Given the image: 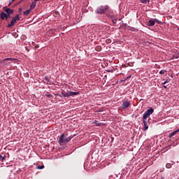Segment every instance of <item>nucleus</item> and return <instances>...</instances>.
Masks as SVG:
<instances>
[{
  "label": "nucleus",
  "instance_id": "obj_1",
  "mask_svg": "<svg viewBox=\"0 0 179 179\" xmlns=\"http://www.w3.org/2000/svg\"><path fill=\"white\" fill-rule=\"evenodd\" d=\"M71 139H72V137L68 136V134H62L59 138V143L60 145L68 143V142H69Z\"/></svg>",
  "mask_w": 179,
  "mask_h": 179
},
{
  "label": "nucleus",
  "instance_id": "obj_2",
  "mask_svg": "<svg viewBox=\"0 0 179 179\" xmlns=\"http://www.w3.org/2000/svg\"><path fill=\"white\" fill-rule=\"evenodd\" d=\"M79 92H66L65 90H62V97H72L73 96H78Z\"/></svg>",
  "mask_w": 179,
  "mask_h": 179
},
{
  "label": "nucleus",
  "instance_id": "obj_3",
  "mask_svg": "<svg viewBox=\"0 0 179 179\" xmlns=\"http://www.w3.org/2000/svg\"><path fill=\"white\" fill-rule=\"evenodd\" d=\"M107 10H108V6H100L96 9L95 12L97 14L103 15V13H106Z\"/></svg>",
  "mask_w": 179,
  "mask_h": 179
},
{
  "label": "nucleus",
  "instance_id": "obj_4",
  "mask_svg": "<svg viewBox=\"0 0 179 179\" xmlns=\"http://www.w3.org/2000/svg\"><path fill=\"white\" fill-rule=\"evenodd\" d=\"M153 113H155V110L152 109V108H150L144 113L143 120H148V118H149V117H150Z\"/></svg>",
  "mask_w": 179,
  "mask_h": 179
},
{
  "label": "nucleus",
  "instance_id": "obj_5",
  "mask_svg": "<svg viewBox=\"0 0 179 179\" xmlns=\"http://www.w3.org/2000/svg\"><path fill=\"white\" fill-rule=\"evenodd\" d=\"M131 106V102L128 101H123L122 104V108L123 110H125V108H128V107Z\"/></svg>",
  "mask_w": 179,
  "mask_h": 179
},
{
  "label": "nucleus",
  "instance_id": "obj_6",
  "mask_svg": "<svg viewBox=\"0 0 179 179\" xmlns=\"http://www.w3.org/2000/svg\"><path fill=\"white\" fill-rule=\"evenodd\" d=\"M8 61L9 62H8ZM13 61H15V59L6 58L2 61V64H5V65H9V64H10V62H12Z\"/></svg>",
  "mask_w": 179,
  "mask_h": 179
},
{
  "label": "nucleus",
  "instance_id": "obj_7",
  "mask_svg": "<svg viewBox=\"0 0 179 179\" xmlns=\"http://www.w3.org/2000/svg\"><path fill=\"white\" fill-rule=\"evenodd\" d=\"M0 17L2 20H5V19L8 20V14L3 12L0 14Z\"/></svg>",
  "mask_w": 179,
  "mask_h": 179
},
{
  "label": "nucleus",
  "instance_id": "obj_8",
  "mask_svg": "<svg viewBox=\"0 0 179 179\" xmlns=\"http://www.w3.org/2000/svg\"><path fill=\"white\" fill-rule=\"evenodd\" d=\"M148 120H143V122L144 124V127H143V129L144 131H146L148 129H149V126H148Z\"/></svg>",
  "mask_w": 179,
  "mask_h": 179
},
{
  "label": "nucleus",
  "instance_id": "obj_9",
  "mask_svg": "<svg viewBox=\"0 0 179 179\" xmlns=\"http://www.w3.org/2000/svg\"><path fill=\"white\" fill-rule=\"evenodd\" d=\"M4 11L7 13V15H11V13H13V10L8 8H5Z\"/></svg>",
  "mask_w": 179,
  "mask_h": 179
},
{
  "label": "nucleus",
  "instance_id": "obj_10",
  "mask_svg": "<svg viewBox=\"0 0 179 179\" xmlns=\"http://www.w3.org/2000/svg\"><path fill=\"white\" fill-rule=\"evenodd\" d=\"M36 2L37 0H35L32 4L30 6V8H29L31 11L32 10V9H34V8H36Z\"/></svg>",
  "mask_w": 179,
  "mask_h": 179
},
{
  "label": "nucleus",
  "instance_id": "obj_11",
  "mask_svg": "<svg viewBox=\"0 0 179 179\" xmlns=\"http://www.w3.org/2000/svg\"><path fill=\"white\" fill-rule=\"evenodd\" d=\"M15 24H16V20H14V18H13V20L10 22V24L8 25V27H13V26H15Z\"/></svg>",
  "mask_w": 179,
  "mask_h": 179
},
{
  "label": "nucleus",
  "instance_id": "obj_12",
  "mask_svg": "<svg viewBox=\"0 0 179 179\" xmlns=\"http://www.w3.org/2000/svg\"><path fill=\"white\" fill-rule=\"evenodd\" d=\"M148 26H149V27L155 26V21H154V20H150L148 22Z\"/></svg>",
  "mask_w": 179,
  "mask_h": 179
},
{
  "label": "nucleus",
  "instance_id": "obj_13",
  "mask_svg": "<svg viewBox=\"0 0 179 179\" xmlns=\"http://www.w3.org/2000/svg\"><path fill=\"white\" fill-rule=\"evenodd\" d=\"M178 132V131H177V130H176L175 131H173L169 134V138H173V136H174V135H176V134H177Z\"/></svg>",
  "mask_w": 179,
  "mask_h": 179
},
{
  "label": "nucleus",
  "instance_id": "obj_14",
  "mask_svg": "<svg viewBox=\"0 0 179 179\" xmlns=\"http://www.w3.org/2000/svg\"><path fill=\"white\" fill-rule=\"evenodd\" d=\"M13 19H14V20H15V22H17L19 20H20V18L19 17V15H15V17H13Z\"/></svg>",
  "mask_w": 179,
  "mask_h": 179
},
{
  "label": "nucleus",
  "instance_id": "obj_15",
  "mask_svg": "<svg viewBox=\"0 0 179 179\" xmlns=\"http://www.w3.org/2000/svg\"><path fill=\"white\" fill-rule=\"evenodd\" d=\"M153 20H154V22H155V23H157L158 24H162V22H161L160 20H157V19H156V18L153 19Z\"/></svg>",
  "mask_w": 179,
  "mask_h": 179
},
{
  "label": "nucleus",
  "instance_id": "obj_16",
  "mask_svg": "<svg viewBox=\"0 0 179 179\" xmlns=\"http://www.w3.org/2000/svg\"><path fill=\"white\" fill-rule=\"evenodd\" d=\"M30 12H31V11L29 9V10L24 11L23 14L24 15V16H27V15H29L30 13Z\"/></svg>",
  "mask_w": 179,
  "mask_h": 179
},
{
  "label": "nucleus",
  "instance_id": "obj_17",
  "mask_svg": "<svg viewBox=\"0 0 179 179\" xmlns=\"http://www.w3.org/2000/svg\"><path fill=\"white\" fill-rule=\"evenodd\" d=\"M5 159H6V155L2 157V155H0V162H3V160H5Z\"/></svg>",
  "mask_w": 179,
  "mask_h": 179
},
{
  "label": "nucleus",
  "instance_id": "obj_18",
  "mask_svg": "<svg viewBox=\"0 0 179 179\" xmlns=\"http://www.w3.org/2000/svg\"><path fill=\"white\" fill-rule=\"evenodd\" d=\"M160 75H164V73H167V71L162 70L159 71Z\"/></svg>",
  "mask_w": 179,
  "mask_h": 179
},
{
  "label": "nucleus",
  "instance_id": "obj_19",
  "mask_svg": "<svg viewBox=\"0 0 179 179\" xmlns=\"http://www.w3.org/2000/svg\"><path fill=\"white\" fill-rule=\"evenodd\" d=\"M37 169H38V170H43V169H44V165L38 166H37Z\"/></svg>",
  "mask_w": 179,
  "mask_h": 179
},
{
  "label": "nucleus",
  "instance_id": "obj_20",
  "mask_svg": "<svg viewBox=\"0 0 179 179\" xmlns=\"http://www.w3.org/2000/svg\"><path fill=\"white\" fill-rule=\"evenodd\" d=\"M169 82H170L169 78L166 79L164 83H162V85H166V83H169Z\"/></svg>",
  "mask_w": 179,
  "mask_h": 179
},
{
  "label": "nucleus",
  "instance_id": "obj_21",
  "mask_svg": "<svg viewBox=\"0 0 179 179\" xmlns=\"http://www.w3.org/2000/svg\"><path fill=\"white\" fill-rule=\"evenodd\" d=\"M150 0H141V3H146L147 2H149Z\"/></svg>",
  "mask_w": 179,
  "mask_h": 179
},
{
  "label": "nucleus",
  "instance_id": "obj_22",
  "mask_svg": "<svg viewBox=\"0 0 179 179\" xmlns=\"http://www.w3.org/2000/svg\"><path fill=\"white\" fill-rule=\"evenodd\" d=\"M166 169H171V164H166Z\"/></svg>",
  "mask_w": 179,
  "mask_h": 179
},
{
  "label": "nucleus",
  "instance_id": "obj_23",
  "mask_svg": "<svg viewBox=\"0 0 179 179\" xmlns=\"http://www.w3.org/2000/svg\"><path fill=\"white\" fill-rule=\"evenodd\" d=\"M96 51H101V47H100V46L96 47Z\"/></svg>",
  "mask_w": 179,
  "mask_h": 179
},
{
  "label": "nucleus",
  "instance_id": "obj_24",
  "mask_svg": "<svg viewBox=\"0 0 179 179\" xmlns=\"http://www.w3.org/2000/svg\"><path fill=\"white\" fill-rule=\"evenodd\" d=\"M13 2H15V0L10 1L9 3H8V6H10V5H12V3H13Z\"/></svg>",
  "mask_w": 179,
  "mask_h": 179
},
{
  "label": "nucleus",
  "instance_id": "obj_25",
  "mask_svg": "<svg viewBox=\"0 0 179 179\" xmlns=\"http://www.w3.org/2000/svg\"><path fill=\"white\" fill-rule=\"evenodd\" d=\"M8 17H10V14L7 15V19H8Z\"/></svg>",
  "mask_w": 179,
  "mask_h": 179
},
{
  "label": "nucleus",
  "instance_id": "obj_26",
  "mask_svg": "<svg viewBox=\"0 0 179 179\" xmlns=\"http://www.w3.org/2000/svg\"><path fill=\"white\" fill-rule=\"evenodd\" d=\"M164 89H167V87H166V86H165V85H164Z\"/></svg>",
  "mask_w": 179,
  "mask_h": 179
},
{
  "label": "nucleus",
  "instance_id": "obj_27",
  "mask_svg": "<svg viewBox=\"0 0 179 179\" xmlns=\"http://www.w3.org/2000/svg\"><path fill=\"white\" fill-rule=\"evenodd\" d=\"M51 95H48V97H50Z\"/></svg>",
  "mask_w": 179,
  "mask_h": 179
},
{
  "label": "nucleus",
  "instance_id": "obj_28",
  "mask_svg": "<svg viewBox=\"0 0 179 179\" xmlns=\"http://www.w3.org/2000/svg\"><path fill=\"white\" fill-rule=\"evenodd\" d=\"M46 80H48V78H46Z\"/></svg>",
  "mask_w": 179,
  "mask_h": 179
},
{
  "label": "nucleus",
  "instance_id": "obj_29",
  "mask_svg": "<svg viewBox=\"0 0 179 179\" xmlns=\"http://www.w3.org/2000/svg\"><path fill=\"white\" fill-rule=\"evenodd\" d=\"M131 78V76L127 77V78Z\"/></svg>",
  "mask_w": 179,
  "mask_h": 179
},
{
  "label": "nucleus",
  "instance_id": "obj_30",
  "mask_svg": "<svg viewBox=\"0 0 179 179\" xmlns=\"http://www.w3.org/2000/svg\"><path fill=\"white\" fill-rule=\"evenodd\" d=\"M36 1H40V0H36Z\"/></svg>",
  "mask_w": 179,
  "mask_h": 179
},
{
  "label": "nucleus",
  "instance_id": "obj_31",
  "mask_svg": "<svg viewBox=\"0 0 179 179\" xmlns=\"http://www.w3.org/2000/svg\"><path fill=\"white\" fill-rule=\"evenodd\" d=\"M178 30H179V28H178Z\"/></svg>",
  "mask_w": 179,
  "mask_h": 179
}]
</instances>
